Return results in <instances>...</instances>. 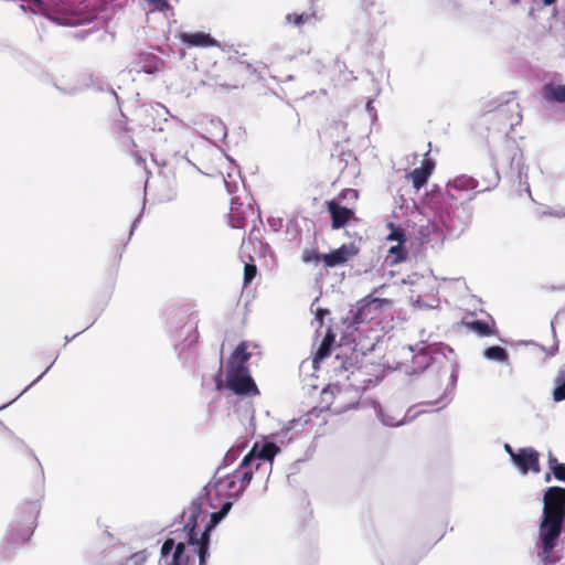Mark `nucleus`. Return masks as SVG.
Here are the masks:
<instances>
[{
    "label": "nucleus",
    "mask_w": 565,
    "mask_h": 565,
    "mask_svg": "<svg viewBox=\"0 0 565 565\" xmlns=\"http://www.w3.org/2000/svg\"><path fill=\"white\" fill-rule=\"evenodd\" d=\"M543 513L536 542L537 557L544 564L553 563L554 550L559 540L565 521V488L550 487L543 497Z\"/></svg>",
    "instance_id": "nucleus-1"
},
{
    "label": "nucleus",
    "mask_w": 565,
    "mask_h": 565,
    "mask_svg": "<svg viewBox=\"0 0 565 565\" xmlns=\"http://www.w3.org/2000/svg\"><path fill=\"white\" fill-rule=\"evenodd\" d=\"M409 351L415 352L411 365L405 366L407 375L419 374L426 370H431L436 374L449 372V384L445 388V397L451 393L457 384L458 373L456 370L455 352L452 348L445 343H417L409 345Z\"/></svg>",
    "instance_id": "nucleus-2"
},
{
    "label": "nucleus",
    "mask_w": 565,
    "mask_h": 565,
    "mask_svg": "<svg viewBox=\"0 0 565 565\" xmlns=\"http://www.w3.org/2000/svg\"><path fill=\"white\" fill-rule=\"evenodd\" d=\"M431 199L434 200L436 216L447 234L459 237L472 221L473 207L466 202H458L450 191L440 193L437 185L431 191Z\"/></svg>",
    "instance_id": "nucleus-3"
},
{
    "label": "nucleus",
    "mask_w": 565,
    "mask_h": 565,
    "mask_svg": "<svg viewBox=\"0 0 565 565\" xmlns=\"http://www.w3.org/2000/svg\"><path fill=\"white\" fill-rule=\"evenodd\" d=\"M305 424L301 419H291L273 435L274 441L255 443L249 452L243 458L242 466L248 467L252 461L257 460L256 469H260L263 465L268 466L270 469L274 457L279 451L276 443L291 441L303 429Z\"/></svg>",
    "instance_id": "nucleus-4"
},
{
    "label": "nucleus",
    "mask_w": 565,
    "mask_h": 565,
    "mask_svg": "<svg viewBox=\"0 0 565 565\" xmlns=\"http://www.w3.org/2000/svg\"><path fill=\"white\" fill-rule=\"evenodd\" d=\"M481 121L488 130L503 132L508 136L522 121L520 105L514 98L492 100L489 108L482 114Z\"/></svg>",
    "instance_id": "nucleus-5"
},
{
    "label": "nucleus",
    "mask_w": 565,
    "mask_h": 565,
    "mask_svg": "<svg viewBox=\"0 0 565 565\" xmlns=\"http://www.w3.org/2000/svg\"><path fill=\"white\" fill-rule=\"evenodd\" d=\"M39 513L38 501L25 502L19 508L17 518L10 524L9 534L3 544L4 550H13L30 540L36 526Z\"/></svg>",
    "instance_id": "nucleus-6"
},
{
    "label": "nucleus",
    "mask_w": 565,
    "mask_h": 565,
    "mask_svg": "<svg viewBox=\"0 0 565 565\" xmlns=\"http://www.w3.org/2000/svg\"><path fill=\"white\" fill-rule=\"evenodd\" d=\"M257 460L252 461L248 467H243L242 463L239 465L241 468H245L238 477L230 478L228 475H222V470L224 467H218L214 477L212 480L202 489V492L205 493L206 497H211L212 492L215 491L217 495L222 494L223 491H233L234 499H238L243 492L245 491L246 487L250 483L253 479V465H257Z\"/></svg>",
    "instance_id": "nucleus-7"
},
{
    "label": "nucleus",
    "mask_w": 565,
    "mask_h": 565,
    "mask_svg": "<svg viewBox=\"0 0 565 565\" xmlns=\"http://www.w3.org/2000/svg\"><path fill=\"white\" fill-rule=\"evenodd\" d=\"M206 501H210V497H206L204 492L192 500L188 510L189 518L183 526V530L186 532L189 545L194 546L196 550H210L211 532H207L204 526L200 536H198L196 533L198 519L204 512L203 505Z\"/></svg>",
    "instance_id": "nucleus-8"
},
{
    "label": "nucleus",
    "mask_w": 565,
    "mask_h": 565,
    "mask_svg": "<svg viewBox=\"0 0 565 565\" xmlns=\"http://www.w3.org/2000/svg\"><path fill=\"white\" fill-rule=\"evenodd\" d=\"M388 301L382 298L365 297L356 302V306L349 311L344 319L347 329L358 331V324L373 320L386 306Z\"/></svg>",
    "instance_id": "nucleus-9"
},
{
    "label": "nucleus",
    "mask_w": 565,
    "mask_h": 565,
    "mask_svg": "<svg viewBox=\"0 0 565 565\" xmlns=\"http://www.w3.org/2000/svg\"><path fill=\"white\" fill-rule=\"evenodd\" d=\"M226 388L238 396H254L259 394L257 385L247 366H236L234 363H227Z\"/></svg>",
    "instance_id": "nucleus-10"
},
{
    "label": "nucleus",
    "mask_w": 565,
    "mask_h": 565,
    "mask_svg": "<svg viewBox=\"0 0 565 565\" xmlns=\"http://www.w3.org/2000/svg\"><path fill=\"white\" fill-rule=\"evenodd\" d=\"M539 452L532 447L520 448L512 462L522 475H526L530 471L539 472Z\"/></svg>",
    "instance_id": "nucleus-11"
},
{
    "label": "nucleus",
    "mask_w": 565,
    "mask_h": 565,
    "mask_svg": "<svg viewBox=\"0 0 565 565\" xmlns=\"http://www.w3.org/2000/svg\"><path fill=\"white\" fill-rule=\"evenodd\" d=\"M358 254V248L353 244H343L337 249L322 254V262L327 267H335L347 263L351 257Z\"/></svg>",
    "instance_id": "nucleus-12"
},
{
    "label": "nucleus",
    "mask_w": 565,
    "mask_h": 565,
    "mask_svg": "<svg viewBox=\"0 0 565 565\" xmlns=\"http://www.w3.org/2000/svg\"><path fill=\"white\" fill-rule=\"evenodd\" d=\"M328 212L331 216V225L333 230L342 228L354 216V211L352 209L342 206L335 200L328 202Z\"/></svg>",
    "instance_id": "nucleus-13"
},
{
    "label": "nucleus",
    "mask_w": 565,
    "mask_h": 565,
    "mask_svg": "<svg viewBox=\"0 0 565 565\" xmlns=\"http://www.w3.org/2000/svg\"><path fill=\"white\" fill-rule=\"evenodd\" d=\"M181 40L188 46H218V42L212 38L210 34L204 32H195V33H182Z\"/></svg>",
    "instance_id": "nucleus-14"
},
{
    "label": "nucleus",
    "mask_w": 565,
    "mask_h": 565,
    "mask_svg": "<svg viewBox=\"0 0 565 565\" xmlns=\"http://www.w3.org/2000/svg\"><path fill=\"white\" fill-rule=\"evenodd\" d=\"M541 94L546 102L565 104V84L548 83L543 86Z\"/></svg>",
    "instance_id": "nucleus-15"
},
{
    "label": "nucleus",
    "mask_w": 565,
    "mask_h": 565,
    "mask_svg": "<svg viewBox=\"0 0 565 565\" xmlns=\"http://www.w3.org/2000/svg\"><path fill=\"white\" fill-rule=\"evenodd\" d=\"M479 182L473 177L467 174H460L452 180L448 181L446 185V191H450V189L459 190V191H469L475 190L478 186Z\"/></svg>",
    "instance_id": "nucleus-16"
},
{
    "label": "nucleus",
    "mask_w": 565,
    "mask_h": 565,
    "mask_svg": "<svg viewBox=\"0 0 565 565\" xmlns=\"http://www.w3.org/2000/svg\"><path fill=\"white\" fill-rule=\"evenodd\" d=\"M434 164L430 161H425L420 168H415L411 172V179L415 189L419 190L424 186L433 171Z\"/></svg>",
    "instance_id": "nucleus-17"
},
{
    "label": "nucleus",
    "mask_w": 565,
    "mask_h": 565,
    "mask_svg": "<svg viewBox=\"0 0 565 565\" xmlns=\"http://www.w3.org/2000/svg\"><path fill=\"white\" fill-rule=\"evenodd\" d=\"M405 244L406 243H396L388 248L385 259L388 265L394 266L406 260L408 252Z\"/></svg>",
    "instance_id": "nucleus-18"
},
{
    "label": "nucleus",
    "mask_w": 565,
    "mask_h": 565,
    "mask_svg": "<svg viewBox=\"0 0 565 565\" xmlns=\"http://www.w3.org/2000/svg\"><path fill=\"white\" fill-rule=\"evenodd\" d=\"M482 355L484 359L489 361H494L499 363H508L509 361V352L507 349L500 345H491L483 350Z\"/></svg>",
    "instance_id": "nucleus-19"
},
{
    "label": "nucleus",
    "mask_w": 565,
    "mask_h": 565,
    "mask_svg": "<svg viewBox=\"0 0 565 565\" xmlns=\"http://www.w3.org/2000/svg\"><path fill=\"white\" fill-rule=\"evenodd\" d=\"M250 354L247 352V344L241 342L233 351L228 363H234L236 366H246L245 363L249 360Z\"/></svg>",
    "instance_id": "nucleus-20"
},
{
    "label": "nucleus",
    "mask_w": 565,
    "mask_h": 565,
    "mask_svg": "<svg viewBox=\"0 0 565 565\" xmlns=\"http://www.w3.org/2000/svg\"><path fill=\"white\" fill-rule=\"evenodd\" d=\"M553 399L562 402L565 399V366L561 369L554 380Z\"/></svg>",
    "instance_id": "nucleus-21"
},
{
    "label": "nucleus",
    "mask_w": 565,
    "mask_h": 565,
    "mask_svg": "<svg viewBox=\"0 0 565 565\" xmlns=\"http://www.w3.org/2000/svg\"><path fill=\"white\" fill-rule=\"evenodd\" d=\"M375 409L377 417L385 426L397 427L406 423L405 417L398 418L397 416L388 415L381 405H377Z\"/></svg>",
    "instance_id": "nucleus-22"
},
{
    "label": "nucleus",
    "mask_w": 565,
    "mask_h": 565,
    "mask_svg": "<svg viewBox=\"0 0 565 565\" xmlns=\"http://www.w3.org/2000/svg\"><path fill=\"white\" fill-rule=\"evenodd\" d=\"M467 328L480 337H489L493 334L492 328L484 320H472L466 323Z\"/></svg>",
    "instance_id": "nucleus-23"
},
{
    "label": "nucleus",
    "mask_w": 565,
    "mask_h": 565,
    "mask_svg": "<svg viewBox=\"0 0 565 565\" xmlns=\"http://www.w3.org/2000/svg\"><path fill=\"white\" fill-rule=\"evenodd\" d=\"M316 19L315 13H288L285 17L286 24H294L296 26H301L305 23H309Z\"/></svg>",
    "instance_id": "nucleus-24"
},
{
    "label": "nucleus",
    "mask_w": 565,
    "mask_h": 565,
    "mask_svg": "<svg viewBox=\"0 0 565 565\" xmlns=\"http://www.w3.org/2000/svg\"><path fill=\"white\" fill-rule=\"evenodd\" d=\"M359 7L366 12L370 17L373 15V10L376 11L377 14L382 15L384 13L383 6L379 2V0H355Z\"/></svg>",
    "instance_id": "nucleus-25"
},
{
    "label": "nucleus",
    "mask_w": 565,
    "mask_h": 565,
    "mask_svg": "<svg viewBox=\"0 0 565 565\" xmlns=\"http://www.w3.org/2000/svg\"><path fill=\"white\" fill-rule=\"evenodd\" d=\"M387 227L391 230L390 234L386 237L387 241L396 243H406L407 237L404 230L395 226L394 223L392 222L387 223Z\"/></svg>",
    "instance_id": "nucleus-26"
},
{
    "label": "nucleus",
    "mask_w": 565,
    "mask_h": 565,
    "mask_svg": "<svg viewBox=\"0 0 565 565\" xmlns=\"http://www.w3.org/2000/svg\"><path fill=\"white\" fill-rule=\"evenodd\" d=\"M332 341L333 340L329 341L328 337H326L323 339V341L321 342L319 349L317 350V352L315 354L313 363H318L330 355Z\"/></svg>",
    "instance_id": "nucleus-27"
},
{
    "label": "nucleus",
    "mask_w": 565,
    "mask_h": 565,
    "mask_svg": "<svg viewBox=\"0 0 565 565\" xmlns=\"http://www.w3.org/2000/svg\"><path fill=\"white\" fill-rule=\"evenodd\" d=\"M257 274V267L254 264L245 263L244 265V286H248Z\"/></svg>",
    "instance_id": "nucleus-28"
},
{
    "label": "nucleus",
    "mask_w": 565,
    "mask_h": 565,
    "mask_svg": "<svg viewBox=\"0 0 565 565\" xmlns=\"http://www.w3.org/2000/svg\"><path fill=\"white\" fill-rule=\"evenodd\" d=\"M232 498L234 499L233 492L228 491L227 500L222 503V505H221L218 511H215V513L218 516H221L222 519H224L228 514V512L231 511V509L233 507V502L231 500Z\"/></svg>",
    "instance_id": "nucleus-29"
},
{
    "label": "nucleus",
    "mask_w": 565,
    "mask_h": 565,
    "mask_svg": "<svg viewBox=\"0 0 565 565\" xmlns=\"http://www.w3.org/2000/svg\"><path fill=\"white\" fill-rule=\"evenodd\" d=\"M211 126L215 129L214 136L218 139H224L227 135L225 125L220 119H212Z\"/></svg>",
    "instance_id": "nucleus-30"
},
{
    "label": "nucleus",
    "mask_w": 565,
    "mask_h": 565,
    "mask_svg": "<svg viewBox=\"0 0 565 565\" xmlns=\"http://www.w3.org/2000/svg\"><path fill=\"white\" fill-rule=\"evenodd\" d=\"M542 216H552V217L563 218V217H565V207L564 206L548 207L542 212Z\"/></svg>",
    "instance_id": "nucleus-31"
},
{
    "label": "nucleus",
    "mask_w": 565,
    "mask_h": 565,
    "mask_svg": "<svg viewBox=\"0 0 565 565\" xmlns=\"http://www.w3.org/2000/svg\"><path fill=\"white\" fill-rule=\"evenodd\" d=\"M174 548V539L168 537L164 540L161 550L160 555L161 558H167L171 553H173Z\"/></svg>",
    "instance_id": "nucleus-32"
},
{
    "label": "nucleus",
    "mask_w": 565,
    "mask_h": 565,
    "mask_svg": "<svg viewBox=\"0 0 565 565\" xmlns=\"http://www.w3.org/2000/svg\"><path fill=\"white\" fill-rule=\"evenodd\" d=\"M320 260H322V254H318L313 250H305L302 254V262L306 264H318Z\"/></svg>",
    "instance_id": "nucleus-33"
},
{
    "label": "nucleus",
    "mask_w": 565,
    "mask_h": 565,
    "mask_svg": "<svg viewBox=\"0 0 565 565\" xmlns=\"http://www.w3.org/2000/svg\"><path fill=\"white\" fill-rule=\"evenodd\" d=\"M505 6L513 8H525L529 7L530 11L533 10L532 4L534 0H502Z\"/></svg>",
    "instance_id": "nucleus-34"
},
{
    "label": "nucleus",
    "mask_w": 565,
    "mask_h": 565,
    "mask_svg": "<svg viewBox=\"0 0 565 565\" xmlns=\"http://www.w3.org/2000/svg\"><path fill=\"white\" fill-rule=\"evenodd\" d=\"M193 561L192 555H177L172 554V559L169 565H189Z\"/></svg>",
    "instance_id": "nucleus-35"
},
{
    "label": "nucleus",
    "mask_w": 565,
    "mask_h": 565,
    "mask_svg": "<svg viewBox=\"0 0 565 565\" xmlns=\"http://www.w3.org/2000/svg\"><path fill=\"white\" fill-rule=\"evenodd\" d=\"M239 456V450L237 448H231L224 456L223 466L232 465Z\"/></svg>",
    "instance_id": "nucleus-36"
},
{
    "label": "nucleus",
    "mask_w": 565,
    "mask_h": 565,
    "mask_svg": "<svg viewBox=\"0 0 565 565\" xmlns=\"http://www.w3.org/2000/svg\"><path fill=\"white\" fill-rule=\"evenodd\" d=\"M340 198L347 202L355 201L359 198V192L354 189H345L341 192Z\"/></svg>",
    "instance_id": "nucleus-37"
},
{
    "label": "nucleus",
    "mask_w": 565,
    "mask_h": 565,
    "mask_svg": "<svg viewBox=\"0 0 565 565\" xmlns=\"http://www.w3.org/2000/svg\"><path fill=\"white\" fill-rule=\"evenodd\" d=\"M223 519L215 512L211 513L209 522L205 524L207 532H212Z\"/></svg>",
    "instance_id": "nucleus-38"
},
{
    "label": "nucleus",
    "mask_w": 565,
    "mask_h": 565,
    "mask_svg": "<svg viewBox=\"0 0 565 565\" xmlns=\"http://www.w3.org/2000/svg\"><path fill=\"white\" fill-rule=\"evenodd\" d=\"M552 473L557 480L565 482V463H559L556 467H552Z\"/></svg>",
    "instance_id": "nucleus-39"
},
{
    "label": "nucleus",
    "mask_w": 565,
    "mask_h": 565,
    "mask_svg": "<svg viewBox=\"0 0 565 565\" xmlns=\"http://www.w3.org/2000/svg\"><path fill=\"white\" fill-rule=\"evenodd\" d=\"M267 223L274 232H279L282 227V220L279 217H269Z\"/></svg>",
    "instance_id": "nucleus-40"
},
{
    "label": "nucleus",
    "mask_w": 565,
    "mask_h": 565,
    "mask_svg": "<svg viewBox=\"0 0 565 565\" xmlns=\"http://www.w3.org/2000/svg\"><path fill=\"white\" fill-rule=\"evenodd\" d=\"M195 553L199 556V565H206L207 558L210 556V550H196Z\"/></svg>",
    "instance_id": "nucleus-41"
},
{
    "label": "nucleus",
    "mask_w": 565,
    "mask_h": 565,
    "mask_svg": "<svg viewBox=\"0 0 565 565\" xmlns=\"http://www.w3.org/2000/svg\"><path fill=\"white\" fill-rule=\"evenodd\" d=\"M226 387V383L224 384L222 379V364L220 365L218 374L215 377V388L216 391H223Z\"/></svg>",
    "instance_id": "nucleus-42"
},
{
    "label": "nucleus",
    "mask_w": 565,
    "mask_h": 565,
    "mask_svg": "<svg viewBox=\"0 0 565 565\" xmlns=\"http://www.w3.org/2000/svg\"><path fill=\"white\" fill-rule=\"evenodd\" d=\"M153 4V7L159 11H164L169 9L168 0H149Z\"/></svg>",
    "instance_id": "nucleus-43"
},
{
    "label": "nucleus",
    "mask_w": 565,
    "mask_h": 565,
    "mask_svg": "<svg viewBox=\"0 0 565 565\" xmlns=\"http://www.w3.org/2000/svg\"><path fill=\"white\" fill-rule=\"evenodd\" d=\"M230 224L234 228H242V227H244V218H241V217L235 218L234 214L232 212L230 214Z\"/></svg>",
    "instance_id": "nucleus-44"
},
{
    "label": "nucleus",
    "mask_w": 565,
    "mask_h": 565,
    "mask_svg": "<svg viewBox=\"0 0 565 565\" xmlns=\"http://www.w3.org/2000/svg\"><path fill=\"white\" fill-rule=\"evenodd\" d=\"M173 553L172 554H177V555H190L189 553L185 552L186 550V546H185V543L184 542H179V543H174V548H173Z\"/></svg>",
    "instance_id": "nucleus-45"
},
{
    "label": "nucleus",
    "mask_w": 565,
    "mask_h": 565,
    "mask_svg": "<svg viewBox=\"0 0 565 565\" xmlns=\"http://www.w3.org/2000/svg\"><path fill=\"white\" fill-rule=\"evenodd\" d=\"M55 87H56L60 92H62V93H64V94H68V95H74V94L78 93V92L82 89V87H76V86H72V87H60L57 84H55Z\"/></svg>",
    "instance_id": "nucleus-46"
},
{
    "label": "nucleus",
    "mask_w": 565,
    "mask_h": 565,
    "mask_svg": "<svg viewBox=\"0 0 565 565\" xmlns=\"http://www.w3.org/2000/svg\"><path fill=\"white\" fill-rule=\"evenodd\" d=\"M491 162H492V167L494 169L493 186H495L500 180L499 172H498L499 162L494 157L491 158Z\"/></svg>",
    "instance_id": "nucleus-47"
},
{
    "label": "nucleus",
    "mask_w": 565,
    "mask_h": 565,
    "mask_svg": "<svg viewBox=\"0 0 565 565\" xmlns=\"http://www.w3.org/2000/svg\"><path fill=\"white\" fill-rule=\"evenodd\" d=\"M328 313H329L328 309L318 308L316 310V320L319 321L320 324H322L323 318Z\"/></svg>",
    "instance_id": "nucleus-48"
},
{
    "label": "nucleus",
    "mask_w": 565,
    "mask_h": 565,
    "mask_svg": "<svg viewBox=\"0 0 565 565\" xmlns=\"http://www.w3.org/2000/svg\"><path fill=\"white\" fill-rule=\"evenodd\" d=\"M504 450L510 456L511 461H513L516 456V451H514L510 444H504Z\"/></svg>",
    "instance_id": "nucleus-49"
},
{
    "label": "nucleus",
    "mask_w": 565,
    "mask_h": 565,
    "mask_svg": "<svg viewBox=\"0 0 565 565\" xmlns=\"http://www.w3.org/2000/svg\"><path fill=\"white\" fill-rule=\"evenodd\" d=\"M559 463L561 462L557 461V459L553 456V454L550 452L548 454V466H550V469L552 470V467H556Z\"/></svg>",
    "instance_id": "nucleus-50"
},
{
    "label": "nucleus",
    "mask_w": 565,
    "mask_h": 565,
    "mask_svg": "<svg viewBox=\"0 0 565 565\" xmlns=\"http://www.w3.org/2000/svg\"><path fill=\"white\" fill-rule=\"evenodd\" d=\"M224 183H225V186H226V190H227L228 194H233L235 192V190H236V184H232L226 179H224Z\"/></svg>",
    "instance_id": "nucleus-51"
},
{
    "label": "nucleus",
    "mask_w": 565,
    "mask_h": 565,
    "mask_svg": "<svg viewBox=\"0 0 565 565\" xmlns=\"http://www.w3.org/2000/svg\"><path fill=\"white\" fill-rule=\"evenodd\" d=\"M51 367H52V364H50L42 374H40L29 386H26V390H29L32 385H34L36 382H39L49 372V370Z\"/></svg>",
    "instance_id": "nucleus-52"
},
{
    "label": "nucleus",
    "mask_w": 565,
    "mask_h": 565,
    "mask_svg": "<svg viewBox=\"0 0 565 565\" xmlns=\"http://www.w3.org/2000/svg\"><path fill=\"white\" fill-rule=\"evenodd\" d=\"M122 143L126 146L136 147V143L130 136H124Z\"/></svg>",
    "instance_id": "nucleus-53"
},
{
    "label": "nucleus",
    "mask_w": 565,
    "mask_h": 565,
    "mask_svg": "<svg viewBox=\"0 0 565 565\" xmlns=\"http://www.w3.org/2000/svg\"><path fill=\"white\" fill-rule=\"evenodd\" d=\"M373 104V100L370 99L366 104V110L370 113V114H373L374 113V107L372 106Z\"/></svg>",
    "instance_id": "nucleus-54"
},
{
    "label": "nucleus",
    "mask_w": 565,
    "mask_h": 565,
    "mask_svg": "<svg viewBox=\"0 0 565 565\" xmlns=\"http://www.w3.org/2000/svg\"><path fill=\"white\" fill-rule=\"evenodd\" d=\"M140 217H141V215H139V216L134 221L132 226H131V231H130V236L132 235V233H134L135 228L137 227V224H138V222L140 221Z\"/></svg>",
    "instance_id": "nucleus-55"
},
{
    "label": "nucleus",
    "mask_w": 565,
    "mask_h": 565,
    "mask_svg": "<svg viewBox=\"0 0 565 565\" xmlns=\"http://www.w3.org/2000/svg\"><path fill=\"white\" fill-rule=\"evenodd\" d=\"M216 85L220 86L222 89H226V90L237 87V86H230L227 84H217V83H216Z\"/></svg>",
    "instance_id": "nucleus-56"
},
{
    "label": "nucleus",
    "mask_w": 565,
    "mask_h": 565,
    "mask_svg": "<svg viewBox=\"0 0 565 565\" xmlns=\"http://www.w3.org/2000/svg\"><path fill=\"white\" fill-rule=\"evenodd\" d=\"M26 391H28V390L25 388V390H24L20 395H17V396H15V398H14L13 401H11V402L7 403L6 405H7V406H9V405H10V404H12L15 399H19V398H20V396H21L24 392H26Z\"/></svg>",
    "instance_id": "nucleus-57"
},
{
    "label": "nucleus",
    "mask_w": 565,
    "mask_h": 565,
    "mask_svg": "<svg viewBox=\"0 0 565 565\" xmlns=\"http://www.w3.org/2000/svg\"><path fill=\"white\" fill-rule=\"evenodd\" d=\"M26 391H28V390L25 388V390H24L20 395H17V396H15V398H14L13 401H11V402L7 403L6 405H7V406H9V405H10V404H12L15 399H19V398H20V396H21L24 392H26Z\"/></svg>",
    "instance_id": "nucleus-58"
},
{
    "label": "nucleus",
    "mask_w": 565,
    "mask_h": 565,
    "mask_svg": "<svg viewBox=\"0 0 565 565\" xmlns=\"http://www.w3.org/2000/svg\"><path fill=\"white\" fill-rule=\"evenodd\" d=\"M545 6L553 4L556 0H542Z\"/></svg>",
    "instance_id": "nucleus-59"
},
{
    "label": "nucleus",
    "mask_w": 565,
    "mask_h": 565,
    "mask_svg": "<svg viewBox=\"0 0 565 565\" xmlns=\"http://www.w3.org/2000/svg\"><path fill=\"white\" fill-rule=\"evenodd\" d=\"M250 238H257V234H255V228L249 234Z\"/></svg>",
    "instance_id": "nucleus-60"
},
{
    "label": "nucleus",
    "mask_w": 565,
    "mask_h": 565,
    "mask_svg": "<svg viewBox=\"0 0 565 565\" xmlns=\"http://www.w3.org/2000/svg\"><path fill=\"white\" fill-rule=\"evenodd\" d=\"M72 339H74V338H73V337H68V335H66V337L64 338V340H65V344H67Z\"/></svg>",
    "instance_id": "nucleus-61"
},
{
    "label": "nucleus",
    "mask_w": 565,
    "mask_h": 565,
    "mask_svg": "<svg viewBox=\"0 0 565 565\" xmlns=\"http://www.w3.org/2000/svg\"><path fill=\"white\" fill-rule=\"evenodd\" d=\"M109 92L115 96V98L118 100V95L111 89L109 88Z\"/></svg>",
    "instance_id": "nucleus-62"
},
{
    "label": "nucleus",
    "mask_w": 565,
    "mask_h": 565,
    "mask_svg": "<svg viewBox=\"0 0 565 565\" xmlns=\"http://www.w3.org/2000/svg\"><path fill=\"white\" fill-rule=\"evenodd\" d=\"M550 480H551V476H550V473H546L545 475V481L548 482Z\"/></svg>",
    "instance_id": "nucleus-63"
},
{
    "label": "nucleus",
    "mask_w": 565,
    "mask_h": 565,
    "mask_svg": "<svg viewBox=\"0 0 565 565\" xmlns=\"http://www.w3.org/2000/svg\"><path fill=\"white\" fill-rule=\"evenodd\" d=\"M145 71H146V73H149V74H152L154 72V70H152V68H147Z\"/></svg>",
    "instance_id": "nucleus-64"
}]
</instances>
